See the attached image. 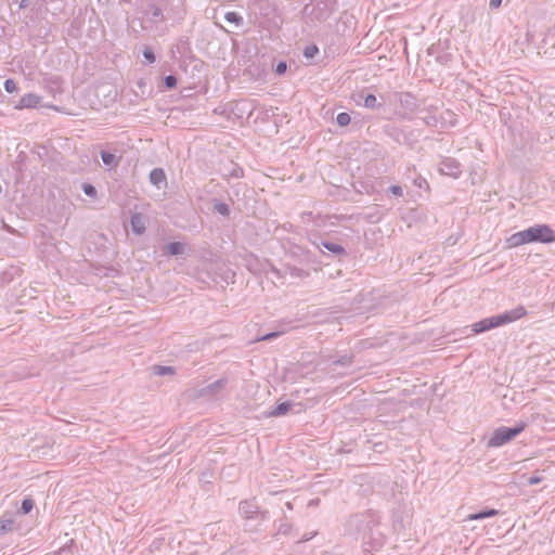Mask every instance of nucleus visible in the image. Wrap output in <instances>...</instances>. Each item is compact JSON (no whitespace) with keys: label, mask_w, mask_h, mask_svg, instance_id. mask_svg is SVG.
<instances>
[{"label":"nucleus","mask_w":555,"mask_h":555,"mask_svg":"<svg viewBox=\"0 0 555 555\" xmlns=\"http://www.w3.org/2000/svg\"><path fill=\"white\" fill-rule=\"evenodd\" d=\"M378 526V516L374 512L367 511L351 515L345 525V530L347 534L361 540L364 545H370L372 551L382 547L384 544V535ZM365 551L370 552L369 548H365Z\"/></svg>","instance_id":"f257e3e1"},{"label":"nucleus","mask_w":555,"mask_h":555,"mask_svg":"<svg viewBox=\"0 0 555 555\" xmlns=\"http://www.w3.org/2000/svg\"><path fill=\"white\" fill-rule=\"evenodd\" d=\"M555 242V231L547 224H534L526 230L516 232L507 238L511 247L529 243L550 244Z\"/></svg>","instance_id":"f03ea898"},{"label":"nucleus","mask_w":555,"mask_h":555,"mask_svg":"<svg viewBox=\"0 0 555 555\" xmlns=\"http://www.w3.org/2000/svg\"><path fill=\"white\" fill-rule=\"evenodd\" d=\"M527 314L526 309L522 306H519L509 311H505L504 313L492 315L490 318L482 319L472 325L473 332L475 334H480L486 331L512 323L514 321L519 320L524 315Z\"/></svg>","instance_id":"7ed1b4c3"},{"label":"nucleus","mask_w":555,"mask_h":555,"mask_svg":"<svg viewBox=\"0 0 555 555\" xmlns=\"http://www.w3.org/2000/svg\"><path fill=\"white\" fill-rule=\"evenodd\" d=\"M383 132L399 145H405L410 149H413L414 144L418 142V138L415 135L414 130L400 128L393 124H386L383 127Z\"/></svg>","instance_id":"20e7f679"},{"label":"nucleus","mask_w":555,"mask_h":555,"mask_svg":"<svg viewBox=\"0 0 555 555\" xmlns=\"http://www.w3.org/2000/svg\"><path fill=\"white\" fill-rule=\"evenodd\" d=\"M526 424L520 422L513 427L501 426L496 428L488 441V447L499 448L512 441L516 436L524 431Z\"/></svg>","instance_id":"39448f33"},{"label":"nucleus","mask_w":555,"mask_h":555,"mask_svg":"<svg viewBox=\"0 0 555 555\" xmlns=\"http://www.w3.org/2000/svg\"><path fill=\"white\" fill-rule=\"evenodd\" d=\"M166 21L163 10L155 3H150L142 11L141 28L144 31H153L158 28V25Z\"/></svg>","instance_id":"423d86ee"},{"label":"nucleus","mask_w":555,"mask_h":555,"mask_svg":"<svg viewBox=\"0 0 555 555\" xmlns=\"http://www.w3.org/2000/svg\"><path fill=\"white\" fill-rule=\"evenodd\" d=\"M461 167V164L455 158L446 157L439 164V171L442 175L459 178L462 173Z\"/></svg>","instance_id":"0eeeda50"},{"label":"nucleus","mask_w":555,"mask_h":555,"mask_svg":"<svg viewBox=\"0 0 555 555\" xmlns=\"http://www.w3.org/2000/svg\"><path fill=\"white\" fill-rule=\"evenodd\" d=\"M240 513L245 518H254L256 514H260L262 519L267 518L268 512H259L258 505L254 501H242L238 506Z\"/></svg>","instance_id":"6e6552de"},{"label":"nucleus","mask_w":555,"mask_h":555,"mask_svg":"<svg viewBox=\"0 0 555 555\" xmlns=\"http://www.w3.org/2000/svg\"><path fill=\"white\" fill-rule=\"evenodd\" d=\"M401 107L405 111L402 118H408V114H412L418 109V104L415 96L409 92L402 93L399 99Z\"/></svg>","instance_id":"1a4fd4ad"},{"label":"nucleus","mask_w":555,"mask_h":555,"mask_svg":"<svg viewBox=\"0 0 555 555\" xmlns=\"http://www.w3.org/2000/svg\"><path fill=\"white\" fill-rule=\"evenodd\" d=\"M332 3L318 1L313 8L312 16L318 21H326L332 14Z\"/></svg>","instance_id":"9d476101"},{"label":"nucleus","mask_w":555,"mask_h":555,"mask_svg":"<svg viewBox=\"0 0 555 555\" xmlns=\"http://www.w3.org/2000/svg\"><path fill=\"white\" fill-rule=\"evenodd\" d=\"M228 385V379L225 377L219 378L214 383L208 384L204 388L199 390V396H216L218 395L225 386Z\"/></svg>","instance_id":"9b49d317"},{"label":"nucleus","mask_w":555,"mask_h":555,"mask_svg":"<svg viewBox=\"0 0 555 555\" xmlns=\"http://www.w3.org/2000/svg\"><path fill=\"white\" fill-rule=\"evenodd\" d=\"M317 247L321 251H323V249H326L327 251L332 253L337 257L347 255L346 249L340 244L331 241H321L319 244H317Z\"/></svg>","instance_id":"f8f14e48"},{"label":"nucleus","mask_w":555,"mask_h":555,"mask_svg":"<svg viewBox=\"0 0 555 555\" xmlns=\"http://www.w3.org/2000/svg\"><path fill=\"white\" fill-rule=\"evenodd\" d=\"M41 102V96L35 94V93H27L24 94L16 105L17 108H35L37 107Z\"/></svg>","instance_id":"ddd939ff"},{"label":"nucleus","mask_w":555,"mask_h":555,"mask_svg":"<svg viewBox=\"0 0 555 555\" xmlns=\"http://www.w3.org/2000/svg\"><path fill=\"white\" fill-rule=\"evenodd\" d=\"M130 224L132 232L137 235L145 232V219L142 214L135 212L131 215Z\"/></svg>","instance_id":"4468645a"},{"label":"nucleus","mask_w":555,"mask_h":555,"mask_svg":"<svg viewBox=\"0 0 555 555\" xmlns=\"http://www.w3.org/2000/svg\"><path fill=\"white\" fill-rule=\"evenodd\" d=\"M295 404L292 401H284L274 406L269 413V416L279 417L286 415Z\"/></svg>","instance_id":"2eb2a0df"},{"label":"nucleus","mask_w":555,"mask_h":555,"mask_svg":"<svg viewBox=\"0 0 555 555\" xmlns=\"http://www.w3.org/2000/svg\"><path fill=\"white\" fill-rule=\"evenodd\" d=\"M150 182L156 188L160 189L163 183H166V175L163 168H154L149 176Z\"/></svg>","instance_id":"dca6fc26"},{"label":"nucleus","mask_w":555,"mask_h":555,"mask_svg":"<svg viewBox=\"0 0 555 555\" xmlns=\"http://www.w3.org/2000/svg\"><path fill=\"white\" fill-rule=\"evenodd\" d=\"M100 156H101V159H102L103 164L105 166L111 167V168L118 167L120 158H121L120 156L117 157L115 154H113V153H111L108 151H104V150H102L100 152Z\"/></svg>","instance_id":"f3484780"},{"label":"nucleus","mask_w":555,"mask_h":555,"mask_svg":"<svg viewBox=\"0 0 555 555\" xmlns=\"http://www.w3.org/2000/svg\"><path fill=\"white\" fill-rule=\"evenodd\" d=\"M499 514L498 509L494 508H483L477 513L469 514L467 516V520H481L485 518L494 517Z\"/></svg>","instance_id":"a211bd4d"},{"label":"nucleus","mask_w":555,"mask_h":555,"mask_svg":"<svg viewBox=\"0 0 555 555\" xmlns=\"http://www.w3.org/2000/svg\"><path fill=\"white\" fill-rule=\"evenodd\" d=\"M359 98L363 100V105L366 108L374 109V108H378L382 106V103H379L377 101L376 96L372 93L364 94L363 92H361L359 94Z\"/></svg>","instance_id":"6ab92c4d"},{"label":"nucleus","mask_w":555,"mask_h":555,"mask_svg":"<svg viewBox=\"0 0 555 555\" xmlns=\"http://www.w3.org/2000/svg\"><path fill=\"white\" fill-rule=\"evenodd\" d=\"M165 249L170 256H180L184 253V244L180 242H171L165 246Z\"/></svg>","instance_id":"aec40b11"},{"label":"nucleus","mask_w":555,"mask_h":555,"mask_svg":"<svg viewBox=\"0 0 555 555\" xmlns=\"http://www.w3.org/2000/svg\"><path fill=\"white\" fill-rule=\"evenodd\" d=\"M212 208L216 212H218L219 215H221L223 217L230 216L229 205L223 202L218 201L217 198L212 199Z\"/></svg>","instance_id":"412c9836"},{"label":"nucleus","mask_w":555,"mask_h":555,"mask_svg":"<svg viewBox=\"0 0 555 555\" xmlns=\"http://www.w3.org/2000/svg\"><path fill=\"white\" fill-rule=\"evenodd\" d=\"M14 525V519L5 516L0 517V534H5L7 532L12 531Z\"/></svg>","instance_id":"4be33fe9"},{"label":"nucleus","mask_w":555,"mask_h":555,"mask_svg":"<svg viewBox=\"0 0 555 555\" xmlns=\"http://www.w3.org/2000/svg\"><path fill=\"white\" fill-rule=\"evenodd\" d=\"M286 272L291 275V276H294V278H299V279H305V278H308L309 276V272L301 269V268H297L295 266H287L286 267Z\"/></svg>","instance_id":"5701e85b"},{"label":"nucleus","mask_w":555,"mask_h":555,"mask_svg":"<svg viewBox=\"0 0 555 555\" xmlns=\"http://www.w3.org/2000/svg\"><path fill=\"white\" fill-rule=\"evenodd\" d=\"M34 506H35L34 500L31 498H25L21 503V507L18 508V514L27 515L33 511Z\"/></svg>","instance_id":"b1692460"},{"label":"nucleus","mask_w":555,"mask_h":555,"mask_svg":"<svg viewBox=\"0 0 555 555\" xmlns=\"http://www.w3.org/2000/svg\"><path fill=\"white\" fill-rule=\"evenodd\" d=\"M153 373L158 376L173 375L176 370L173 366L154 365L152 367Z\"/></svg>","instance_id":"393cba45"},{"label":"nucleus","mask_w":555,"mask_h":555,"mask_svg":"<svg viewBox=\"0 0 555 555\" xmlns=\"http://www.w3.org/2000/svg\"><path fill=\"white\" fill-rule=\"evenodd\" d=\"M224 20L228 23L235 24L236 26H241L244 23L243 17L236 12H227L224 15Z\"/></svg>","instance_id":"a878e982"},{"label":"nucleus","mask_w":555,"mask_h":555,"mask_svg":"<svg viewBox=\"0 0 555 555\" xmlns=\"http://www.w3.org/2000/svg\"><path fill=\"white\" fill-rule=\"evenodd\" d=\"M353 362V357L351 354H344L333 361L334 365L340 366H350Z\"/></svg>","instance_id":"bb28decb"},{"label":"nucleus","mask_w":555,"mask_h":555,"mask_svg":"<svg viewBox=\"0 0 555 555\" xmlns=\"http://www.w3.org/2000/svg\"><path fill=\"white\" fill-rule=\"evenodd\" d=\"M81 190L87 196L93 197V198L96 197L98 191H96L95 186L92 185L91 183H88V182L82 183Z\"/></svg>","instance_id":"cd10ccee"},{"label":"nucleus","mask_w":555,"mask_h":555,"mask_svg":"<svg viewBox=\"0 0 555 555\" xmlns=\"http://www.w3.org/2000/svg\"><path fill=\"white\" fill-rule=\"evenodd\" d=\"M336 121L340 127H346L350 124L351 118L348 113L343 112L337 115Z\"/></svg>","instance_id":"c85d7f7f"},{"label":"nucleus","mask_w":555,"mask_h":555,"mask_svg":"<svg viewBox=\"0 0 555 555\" xmlns=\"http://www.w3.org/2000/svg\"><path fill=\"white\" fill-rule=\"evenodd\" d=\"M319 53V48L315 44L307 46L304 49V56L306 59H313Z\"/></svg>","instance_id":"c756f323"},{"label":"nucleus","mask_w":555,"mask_h":555,"mask_svg":"<svg viewBox=\"0 0 555 555\" xmlns=\"http://www.w3.org/2000/svg\"><path fill=\"white\" fill-rule=\"evenodd\" d=\"M164 85L167 89H175L178 85V79L175 75H168L164 78Z\"/></svg>","instance_id":"7c9ffc66"},{"label":"nucleus","mask_w":555,"mask_h":555,"mask_svg":"<svg viewBox=\"0 0 555 555\" xmlns=\"http://www.w3.org/2000/svg\"><path fill=\"white\" fill-rule=\"evenodd\" d=\"M143 57L147 61V63L153 64L156 61V56L152 48L144 47L143 49Z\"/></svg>","instance_id":"2f4dec72"},{"label":"nucleus","mask_w":555,"mask_h":555,"mask_svg":"<svg viewBox=\"0 0 555 555\" xmlns=\"http://www.w3.org/2000/svg\"><path fill=\"white\" fill-rule=\"evenodd\" d=\"M4 90L9 93H13L17 90V83L13 79H7L4 81Z\"/></svg>","instance_id":"473e14b6"},{"label":"nucleus","mask_w":555,"mask_h":555,"mask_svg":"<svg viewBox=\"0 0 555 555\" xmlns=\"http://www.w3.org/2000/svg\"><path fill=\"white\" fill-rule=\"evenodd\" d=\"M287 70V63L285 61H280L275 66V74L283 75Z\"/></svg>","instance_id":"72a5a7b5"},{"label":"nucleus","mask_w":555,"mask_h":555,"mask_svg":"<svg viewBox=\"0 0 555 555\" xmlns=\"http://www.w3.org/2000/svg\"><path fill=\"white\" fill-rule=\"evenodd\" d=\"M189 48V40L188 38H180L179 43L177 44V49L179 53H183L185 49Z\"/></svg>","instance_id":"f704fd0d"},{"label":"nucleus","mask_w":555,"mask_h":555,"mask_svg":"<svg viewBox=\"0 0 555 555\" xmlns=\"http://www.w3.org/2000/svg\"><path fill=\"white\" fill-rule=\"evenodd\" d=\"M388 191L395 196H402L403 190L400 185H391Z\"/></svg>","instance_id":"c9c22d12"},{"label":"nucleus","mask_w":555,"mask_h":555,"mask_svg":"<svg viewBox=\"0 0 555 555\" xmlns=\"http://www.w3.org/2000/svg\"><path fill=\"white\" fill-rule=\"evenodd\" d=\"M291 530V525L287 522H282L278 528V533L287 534Z\"/></svg>","instance_id":"e433bc0d"},{"label":"nucleus","mask_w":555,"mask_h":555,"mask_svg":"<svg viewBox=\"0 0 555 555\" xmlns=\"http://www.w3.org/2000/svg\"><path fill=\"white\" fill-rule=\"evenodd\" d=\"M281 334H282V332H270V333L263 335L260 338V340H271V339L279 337Z\"/></svg>","instance_id":"4c0bfd02"},{"label":"nucleus","mask_w":555,"mask_h":555,"mask_svg":"<svg viewBox=\"0 0 555 555\" xmlns=\"http://www.w3.org/2000/svg\"><path fill=\"white\" fill-rule=\"evenodd\" d=\"M542 481V477H539V476H532L528 479V483L533 486V485H538Z\"/></svg>","instance_id":"58836bf2"},{"label":"nucleus","mask_w":555,"mask_h":555,"mask_svg":"<svg viewBox=\"0 0 555 555\" xmlns=\"http://www.w3.org/2000/svg\"><path fill=\"white\" fill-rule=\"evenodd\" d=\"M502 1L503 0H490L489 7L491 9H499L501 7V4H502Z\"/></svg>","instance_id":"ea45409f"},{"label":"nucleus","mask_w":555,"mask_h":555,"mask_svg":"<svg viewBox=\"0 0 555 555\" xmlns=\"http://www.w3.org/2000/svg\"><path fill=\"white\" fill-rule=\"evenodd\" d=\"M425 122L428 126H436L437 118L435 116H429V117L425 118Z\"/></svg>","instance_id":"a19ab883"},{"label":"nucleus","mask_w":555,"mask_h":555,"mask_svg":"<svg viewBox=\"0 0 555 555\" xmlns=\"http://www.w3.org/2000/svg\"><path fill=\"white\" fill-rule=\"evenodd\" d=\"M29 5V0H22L18 4L20 9H26Z\"/></svg>","instance_id":"79ce46f5"},{"label":"nucleus","mask_w":555,"mask_h":555,"mask_svg":"<svg viewBox=\"0 0 555 555\" xmlns=\"http://www.w3.org/2000/svg\"><path fill=\"white\" fill-rule=\"evenodd\" d=\"M243 175V170L240 168V169H234L233 172H232V176L238 178V177H242Z\"/></svg>","instance_id":"37998d69"},{"label":"nucleus","mask_w":555,"mask_h":555,"mask_svg":"<svg viewBox=\"0 0 555 555\" xmlns=\"http://www.w3.org/2000/svg\"><path fill=\"white\" fill-rule=\"evenodd\" d=\"M310 539H311L310 537H304V538H302V541H308V540H310Z\"/></svg>","instance_id":"c03bdc74"},{"label":"nucleus","mask_w":555,"mask_h":555,"mask_svg":"<svg viewBox=\"0 0 555 555\" xmlns=\"http://www.w3.org/2000/svg\"><path fill=\"white\" fill-rule=\"evenodd\" d=\"M323 555H332V554H323Z\"/></svg>","instance_id":"a18cd8bd"}]
</instances>
